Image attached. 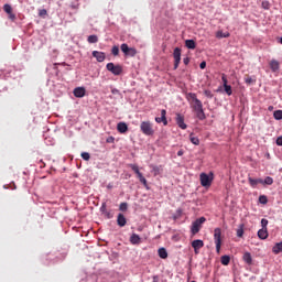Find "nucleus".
<instances>
[{
  "instance_id": "5",
  "label": "nucleus",
  "mask_w": 282,
  "mask_h": 282,
  "mask_svg": "<svg viewBox=\"0 0 282 282\" xmlns=\"http://www.w3.org/2000/svg\"><path fill=\"white\" fill-rule=\"evenodd\" d=\"M203 224H206V217H200V218L196 219L192 224V227H191L192 235H197V232H199V230H202Z\"/></svg>"
},
{
  "instance_id": "3",
  "label": "nucleus",
  "mask_w": 282,
  "mask_h": 282,
  "mask_svg": "<svg viewBox=\"0 0 282 282\" xmlns=\"http://www.w3.org/2000/svg\"><path fill=\"white\" fill-rule=\"evenodd\" d=\"M140 129L143 135H153V133H155V130H153V123H151V121H142Z\"/></svg>"
},
{
  "instance_id": "44",
  "label": "nucleus",
  "mask_w": 282,
  "mask_h": 282,
  "mask_svg": "<svg viewBox=\"0 0 282 282\" xmlns=\"http://www.w3.org/2000/svg\"><path fill=\"white\" fill-rule=\"evenodd\" d=\"M39 17H47V10L41 9V10L39 11Z\"/></svg>"
},
{
  "instance_id": "53",
  "label": "nucleus",
  "mask_w": 282,
  "mask_h": 282,
  "mask_svg": "<svg viewBox=\"0 0 282 282\" xmlns=\"http://www.w3.org/2000/svg\"><path fill=\"white\" fill-rule=\"evenodd\" d=\"M111 94H120V90L113 88V89L111 90Z\"/></svg>"
},
{
  "instance_id": "9",
  "label": "nucleus",
  "mask_w": 282,
  "mask_h": 282,
  "mask_svg": "<svg viewBox=\"0 0 282 282\" xmlns=\"http://www.w3.org/2000/svg\"><path fill=\"white\" fill-rule=\"evenodd\" d=\"M175 122L180 129L185 130L188 127L186 123H184V115L176 113Z\"/></svg>"
},
{
  "instance_id": "26",
  "label": "nucleus",
  "mask_w": 282,
  "mask_h": 282,
  "mask_svg": "<svg viewBox=\"0 0 282 282\" xmlns=\"http://www.w3.org/2000/svg\"><path fill=\"white\" fill-rule=\"evenodd\" d=\"M245 83L247 85H254V83H257V79H253L250 75H246L245 76Z\"/></svg>"
},
{
  "instance_id": "46",
  "label": "nucleus",
  "mask_w": 282,
  "mask_h": 282,
  "mask_svg": "<svg viewBox=\"0 0 282 282\" xmlns=\"http://www.w3.org/2000/svg\"><path fill=\"white\" fill-rule=\"evenodd\" d=\"M262 8H263L264 10H270V3H269L268 1H263V2H262Z\"/></svg>"
},
{
  "instance_id": "6",
  "label": "nucleus",
  "mask_w": 282,
  "mask_h": 282,
  "mask_svg": "<svg viewBox=\"0 0 282 282\" xmlns=\"http://www.w3.org/2000/svg\"><path fill=\"white\" fill-rule=\"evenodd\" d=\"M214 241L216 243V252L219 254L221 251V228H216L214 230Z\"/></svg>"
},
{
  "instance_id": "54",
  "label": "nucleus",
  "mask_w": 282,
  "mask_h": 282,
  "mask_svg": "<svg viewBox=\"0 0 282 282\" xmlns=\"http://www.w3.org/2000/svg\"><path fill=\"white\" fill-rule=\"evenodd\" d=\"M177 155H178V158H182V155H184V151L180 150V151L177 152Z\"/></svg>"
},
{
  "instance_id": "2",
  "label": "nucleus",
  "mask_w": 282,
  "mask_h": 282,
  "mask_svg": "<svg viewBox=\"0 0 282 282\" xmlns=\"http://www.w3.org/2000/svg\"><path fill=\"white\" fill-rule=\"evenodd\" d=\"M199 180H200V186L208 188L212 186L213 180H215V176H214L213 172H210L209 174L200 173Z\"/></svg>"
},
{
  "instance_id": "55",
  "label": "nucleus",
  "mask_w": 282,
  "mask_h": 282,
  "mask_svg": "<svg viewBox=\"0 0 282 282\" xmlns=\"http://www.w3.org/2000/svg\"><path fill=\"white\" fill-rule=\"evenodd\" d=\"M274 109L273 106H269V111H272Z\"/></svg>"
},
{
  "instance_id": "52",
  "label": "nucleus",
  "mask_w": 282,
  "mask_h": 282,
  "mask_svg": "<svg viewBox=\"0 0 282 282\" xmlns=\"http://www.w3.org/2000/svg\"><path fill=\"white\" fill-rule=\"evenodd\" d=\"M199 67H200V69H206V62H202V63L199 64Z\"/></svg>"
},
{
  "instance_id": "48",
  "label": "nucleus",
  "mask_w": 282,
  "mask_h": 282,
  "mask_svg": "<svg viewBox=\"0 0 282 282\" xmlns=\"http://www.w3.org/2000/svg\"><path fill=\"white\" fill-rule=\"evenodd\" d=\"M204 94L207 98H213V93L210 90H205Z\"/></svg>"
},
{
  "instance_id": "8",
  "label": "nucleus",
  "mask_w": 282,
  "mask_h": 282,
  "mask_svg": "<svg viewBox=\"0 0 282 282\" xmlns=\"http://www.w3.org/2000/svg\"><path fill=\"white\" fill-rule=\"evenodd\" d=\"M173 58H174V69H177V67H180V63L182 62V48L180 47L174 48Z\"/></svg>"
},
{
  "instance_id": "7",
  "label": "nucleus",
  "mask_w": 282,
  "mask_h": 282,
  "mask_svg": "<svg viewBox=\"0 0 282 282\" xmlns=\"http://www.w3.org/2000/svg\"><path fill=\"white\" fill-rule=\"evenodd\" d=\"M106 69L111 72L113 76H120V74H122V66L120 64L116 65L110 62L106 65Z\"/></svg>"
},
{
  "instance_id": "13",
  "label": "nucleus",
  "mask_w": 282,
  "mask_h": 282,
  "mask_svg": "<svg viewBox=\"0 0 282 282\" xmlns=\"http://www.w3.org/2000/svg\"><path fill=\"white\" fill-rule=\"evenodd\" d=\"M73 94L75 98H85V94H86L85 87L75 88Z\"/></svg>"
},
{
  "instance_id": "31",
  "label": "nucleus",
  "mask_w": 282,
  "mask_h": 282,
  "mask_svg": "<svg viewBox=\"0 0 282 282\" xmlns=\"http://www.w3.org/2000/svg\"><path fill=\"white\" fill-rule=\"evenodd\" d=\"M80 155L83 160H85V162H89V160H91V155L89 154V152H82Z\"/></svg>"
},
{
  "instance_id": "24",
  "label": "nucleus",
  "mask_w": 282,
  "mask_h": 282,
  "mask_svg": "<svg viewBox=\"0 0 282 282\" xmlns=\"http://www.w3.org/2000/svg\"><path fill=\"white\" fill-rule=\"evenodd\" d=\"M258 237L259 239H268V229H260L258 231Z\"/></svg>"
},
{
  "instance_id": "35",
  "label": "nucleus",
  "mask_w": 282,
  "mask_h": 282,
  "mask_svg": "<svg viewBox=\"0 0 282 282\" xmlns=\"http://www.w3.org/2000/svg\"><path fill=\"white\" fill-rule=\"evenodd\" d=\"M128 208H129V204H127V203H121L119 205V210H121L122 213L127 212Z\"/></svg>"
},
{
  "instance_id": "22",
  "label": "nucleus",
  "mask_w": 282,
  "mask_h": 282,
  "mask_svg": "<svg viewBox=\"0 0 282 282\" xmlns=\"http://www.w3.org/2000/svg\"><path fill=\"white\" fill-rule=\"evenodd\" d=\"M185 46L187 47V50H195V47H197V44L194 42V40H186Z\"/></svg>"
},
{
  "instance_id": "18",
  "label": "nucleus",
  "mask_w": 282,
  "mask_h": 282,
  "mask_svg": "<svg viewBox=\"0 0 282 282\" xmlns=\"http://www.w3.org/2000/svg\"><path fill=\"white\" fill-rule=\"evenodd\" d=\"M269 66H270V69L274 73L281 67V64L276 59H271L269 63Z\"/></svg>"
},
{
  "instance_id": "32",
  "label": "nucleus",
  "mask_w": 282,
  "mask_h": 282,
  "mask_svg": "<svg viewBox=\"0 0 282 282\" xmlns=\"http://www.w3.org/2000/svg\"><path fill=\"white\" fill-rule=\"evenodd\" d=\"M87 41L88 43H98V35H89Z\"/></svg>"
},
{
  "instance_id": "28",
  "label": "nucleus",
  "mask_w": 282,
  "mask_h": 282,
  "mask_svg": "<svg viewBox=\"0 0 282 282\" xmlns=\"http://www.w3.org/2000/svg\"><path fill=\"white\" fill-rule=\"evenodd\" d=\"M220 263H221L223 265H228V264L230 263V256H223V257L220 258Z\"/></svg>"
},
{
  "instance_id": "12",
  "label": "nucleus",
  "mask_w": 282,
  "mask_h": 282,
  "mask_svg": "<svg viewBox=\"0 0 282 282\" xmlns=\"http://www.w3.org/2000/svg\"><path fill=\"white\" fill-rule=\"evenodd\" d=\"M93 56H94V58H96V61L98 63H105V58H107L105 53L104 52H99V51H94L93 52Z\"/></svg>"
},
{
  "instance_id": "36",
  "label": "nucleus",
  "mask_w": 282,
  "mask_h": 282,
  "mask_svg": "<svg viewBox=\"0 0 282 282\" xmlns=\"http://www.w3.org/2000/svg\"><path fill=\"white\" fill-rule=\"evenodd\" d=\"M3 10H4V12H7V14H12V6L4 4Z\"/></svg>"
},
{
  "instance_id": "11",
  "label": "nucleus",
  "mask_w": 282,
  "mask_h": 282,
  "mask_svg": "<svg viewBox=\"0 0 282 282\" xmlns=\"http://www.w3.org/2000/svg\"><path fill=\"white\" fill-rule=\"evenodd\" d=\"M155 122H158L159 124L162 122L164 127L169 124V120H166V110L164 109L161 110V117H156Z\"/></svg>"
},
{
  "instance_id": "25",
  "label": "nucleus",
  "mask_w": 282,
  "mask_h": 282,
  "mask_svg": "<svg viewBox=\"0 0 282 282\" xmlns=\"http://www.w3.org/2000/svg\"><path fill=\"white\" fill-rule=\"evenodd\" d=\"M158 252H159V257L161 259H167L169 258V252H166L165 248H160Z\"/></svg>"
},
{
  "instance_id": "33",
  "label": "nucleus",
  "mask_w": 282,
  "mask_h": 282,
  "mask_svg": "<svg viewBox=\"0 0 282 282\" xmlns=\"http://www.w3.org/2000/svg\"><path fill=\"white\" fill-rule=\"evenodd\" d=\"M130 48H131V47H129L128 44H124V43L121 44V52H123V54L128 55Z\"/></svg>"
},
{
  "instance_id": "15",
  "label": "nucleus",
  "mask_w": 282,
  "mask_h": 282,
  "mask_svg": "<svg viewBox=\"0 0 282 282\" xmlns=\"http://www.w3.org/2000/svg\"><path fill=\"white\" fill-rule=\"evenodd\" d=\"M248 182H249L251 188H257L258 184H263V180H261V178L248 177Z\"/></svg>"
},
{
  "instance_id": "10",
  "label": "nucleus",
  "mask_w": 282,
  "mask_h": 282,
  "mask_svg": "<svg viewBox=\"0 0 282 282\" xmlns=\"http://www.w3.org/2000/svg\"><path fill=\"white\" fill-rule=\"evenodd\" d=\"M192 248H194L195 254H199L200 248H204V241H203V240H199V239L194 240V241L192 242Z\"/></svg>"
},
{
  "instance_id": "34",
  "label": "nucleus",
  "mask_w": 282,
  "mask_h": 282,
  "mask_svg": "<svg viewBox=\"0 0 282 282\" xmlns=\"http://www.w3.org/2000/svg\"><path fill=\"white\" fill-rule=\"evenodd\" d=\"M224 89H225L227 96H232V87L230 85H225Z\"/></svg>"
},
{
  "instance_id": "4",
  "label": "nucleus",
  "mask_w": 282,
  "mask_h": 282,
  "mask_svg": "<svg viewBox=\"0 0 282 282\" xmlns=\"http://www.w3.org/2000/svg\"><path fill=\"white\" fill-rule=\"evenodd\" d=\"M130 169L135 173L139 182L143 184L145 188H149V183L147 182V178L144 177L142 172H140V167L135 164H130Z\"/></svg>"
},
{
  "instance_id": "16",
  "label": "nucleus",
  "mask_w": 282,
  "mask_h": 282,
  "mask_svg": "<svg viewBox=\"0 0 282 282\" xmlns=\"http://www.w3.org/2000/svg\"><path fill=\"white\" fill-rule=\"evenodd\" d=\"M142 239L140 238V236H138V234H132L130 237V243H132V246H140Z\"/></svg>"
},
{
  "instance_id": "27",
  "label": "nucleus",
  "mask_w": 282,
  "mask_h": 282,
  "mask_svg": "<svg viewBox=\"0 0 282 282\" xmlns=\"http://www.w3.org/2000/svg\"><path fill=\"white\" fill-rule=\"evenodd\" d=\"M189 141L192 142V144H195V147H199V138L193 135V133L189 134Z\"/></svg>"
},
{
  "instance_id": "23",
  "label": "nucleus",
  "mask_w": 282,
  "mask_h": 282,
  "mask_svg": "<svg viewBox=\"0 0 282 282\" xmlns=\"http://www.w3.org/2000/svg\"><path fill=\"white\" fill-rule=\"evenodd\" d=\"M272 252H273L274 254H279V253L282 252V241L275 243V246L272 248Z\"/></svg>"
},
{
  "instance_id": "37",
  "label": "nucleus",
  "mask_w": 282,
  "mask_h": 282,
  "mask_svg": "<svg viewBox=\"0 0 282 282\" xmlns=\"http://www.w3.org/2000/svg\"><path fill=\"white\" fill-rule=\"evenodd\" d=\"M111 54L113 56H118L120 54V47L113 46L112 50H111Z\"/></svg>"
},
{
  "instance_id": "29",
  "label": "nucleus",
  "mask_w": 282,
  "mask_h": 282,
  "mask_svg": "<svg viewBox=\"0 0 282 282\" xmlns=\"http://www.w3.org/2000/svg\"><path fill=\"white\" fill-rule=\"evenodd\" d=\"M262 184H267V186H272V184H274V178L267 176Z\"/></svg>"
},
{
  "instance_id": "51",
  "label": "nucleus",
  "mask_w": 282,
  "mask_h": 282,
  "mask_svg": "<svg viewBox=\"0 0 282 282\" xmlns=\"http://www.w3.org/2000/svg\"><path fill=\"white\" fill-rule=\"evenodd\" d=\"M9 19H11V21H14V19H17V15L14 13H9Z\"/></svg>"
},
{
  "instance_id": "40",
  "label": "nucleus",
  "mask_w": 282,
  "mask_h": 282,
  "mask_svg": "<svg viewBox=\"0 0 282 282\" xmlns=\"http://www.w3.org/2000/svg\"><path fill=\"white\" fill-rule=\"evenodd\" d=\"M237 237H243V225H240V228L237 229Z\"/></svg>"
},
{
  "instance_id": "1",
  "label": "nucleus",
  "mask_w": 282,
  "mask_h": 282,
  "mask_svg": "<svg viewBox=\"0 0 282 282\" xmlns=\"http://www.w3.org/2000/svg\"><path fill=\"white\" fill-rule=\"evenodd\" d=\"M187 100H189L191 107L193 111L196 113V118H198V120H206V113L204 112V104H202V100L197 98V95L195 93H189L187 95Z\"/></svg>"
},
{
  "instance_id": "45",
  "label": "nucleus",
  "mask_w": 282,
  "mask_h": 282,
  "mask_svg": "<svg viewBox=\"0 0 282 282\" xmlns=\"http://www.w3.org/2000/svg\"><path fill=\"white\" fill-rule=\"evenodd\" d=\"M106 142H107L108 144H113V142H116V138H113V137H108V138L106 139Z\"/></svg>"
},
{
  "instance_id": "47",
  "label": "nucleus",
  "mask_w": 282,
  "mask_h": 282,
  "mask_svg": "<svg viewBox=\"0 0 282 282\" xmlns=\"http://www.w3.org/2000/svg\"><path fill=\"white\" fill-rule=\"evenodd\" d=\"M221 80L224 83V87H226V85H228V78L226 77V74H223Z\"/></svg>"
},
{
  "instance_id": "30",
  "label": "nucleus",
  "mask_w": 282,
  "mask_h": 282,
  "mask_svg": "<svg viewBox=\"0 0 282 282\" xmlns=\"http://www.w3.org/2000/svg\"><path fill=\"white\" fill-rule=\"evenodd\" d=\"M273 118H274L275 120H282V110H275V111L273 112Z\"/></svg>"
},
{
  "instance_id": "14",
  "label": "nucleus",
  "mask_w": 282,
  "mask_h": 282,
  "mask_svg": "<svg viewBox=\"0 0 282 282\" xmlns=\"http://www.w3.org/2000/svg\"><path fill=\"white\" fill-rule=\"evenodd\" d=\"M117 225L120 228H124V226H127V218L124 217V214H118V216H117Z\"/></svg>"
},
{
  "instance_id": "39",
  "label": "nucleus",
  "mask_w": 282,
  "mask_h": 282,
  "mask_svg": "<svg viewBox=\"0 0 282 282\" xmlns=\"http://www.w3.org/2000/svg\"><path fill=\"white\" fill-rule=\"evenodd\" d=\"M259 202H260V204H268V196L261 195V196L259 197Z\"/></svg>"
},
{
  "instance_id": "50",
  "label": "nucleus",
  "mask_w": 282,
  "mask_h": 282,
  "mask_svg": "<svg viewBox=\"0 0 282 282\" xmlns=\"http://www.w3.org/2000/svg\"><path fill=\"white\" fill-rule=\"evenodd\" d=\"M276 144H278V147H282V137H279L276 139Z\"/></svg>"
},
{
  "instance_id": "21",
  "label": "nucleus",
  "mask_w": 282,
  "mask_h": 282,
  "mask_svg": "<svg viewBox=\"0 0 282 282\" xmlns=\"http://www.w3.org/2000/svg\"><path fill=\"white\" fill-rule=\"evenodd\" d=\"M228 37H230L229 32H225V33H224V31L216 32V39H228Z\"/></svg>"
},
{
  "instance_id": "43",
  "label": "nucleus",
  "mask_w": 282,
  "mask_h": 282,
  "mask_svg": "<svg viewBox=\"0 0 282 282\" xmlns=\"http://www.w3.org/2000/svg\"><path fill=\"white\" fill-rule=\"evenodd\" d=\"M261 226L263 229H268V219L262 218L261 219Z\"/></svg>"
},
{
  "instance_id": "20",
  "label": "nucleus",
  "mask_w": 282,
  "mask_h": 282,
  "mask_svg": "<svg viewBox=\"0 0 282 282\" xmlns=\"http://www.w3.org/2000/svg\"><path fill=\"white\" fill-rule=\"evenodd\" d=\"M150 169H152V173L154 175V177H158V175H160V173H162V165H150Z\"/></svg>"
},
{
  "instance_id": "42",
  "label": "nucleus",
  "mask_w": 282,
  "mask_h": 282,
  "mask_svg": "<svg viewBox=\"0 0 282 282\" xmlns=\"http://www.w3.org/2000/svg\"><path fill=\"white\" fill-rule=\"evenodd\" d=\"M104 216L106 217V219H113V214H111V212L107 210Z\"/></svg>"
},
{
  "instance_id": "49",
  "label": "nucleus",
  "mask_w": 282,
  "mask_h": 282,
  "mask_svg": "<svg viewBox=\"0 0 282 282\" xmlns=\"http://www.w3.org/2000/svg\"><path fill=\"white\" fill-rule=\"evenodd\" d=\"M183 63L184 65H188L191 63V58L188 57L183 58Z\"/></svg>"
},
{
  "instance_id": "17",
  "label": "nucleus",
  "mask_w": 282,
  "mask_h": 282,
  "mask_svg": "<svg viewBox=\"0 0 282 282\" xmlns=\"http://www.w3.org/2000/svg\"><path fill=\"white\" fill-rule=\"evenodd\" d=\"M117 131H118L119 133H127V131H129V126H127L126 122H119V123L117 124Z\"/></svg>"
},
{
  "instance_id": "38",
  "label": "nucleus",
  "mask_w": 282,
  "mask_h": 282,
  "mask_svg": "<svg viewBox=\"0 0 282 282\" xmlns=\"http://www.w3.org/2000/svg\"><path fill=\"white\" fill-rule=\"evenodd\" d=\"M135 54H138V51L133 47H130L126 56H135Z\"/></svg>"
},
{
  "instance_id": "41",
  "label": "nucleus",
  "mask_w": 282,
  "mask_h": 282,
  "mask_svg": "<svg viewBox=\"0 0 282 282\" xmlns=\"http://www.w3.org/2000/svg\"><path fill=\"white\" fill-rule=\"evenodd\" d=\"M100 213L104 215L107 213V203H102L100 207Z\"/></svg>"
},
{
  "instance_id": "56",
  "label": "nucleus",
  "mask_w": 282,
  "mask_h": 282,
  "mask_svg": "<svg viewBox=\"0 0 282 282\" xmlns=\"http://www.w3.org/2000/svg\"><path fill=\"white\" fill-rule=\"evenodd\" d=\"M41 169H45V163H43V165L40 166Z\"/></svg>"
},
{
  "instance_id": "19",
  "label": "nucleus",
  "mask_w": 282,
  "mask_h": 282,
  "mask_svg": "<svg viewBox=\"0 0 282 282\" xmlns=\"http://www.w3.org/2000/svg\"><path fill=\"white\" fill-rule=\"evenodd\" d=\"M242 259L247 265H252V254L250 252H245Z\"/></svg>"
}]
</instances>
